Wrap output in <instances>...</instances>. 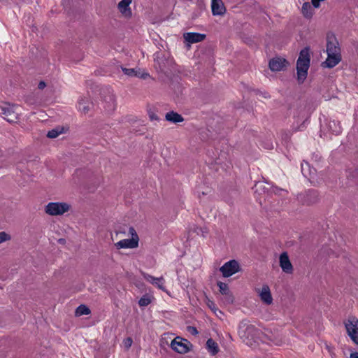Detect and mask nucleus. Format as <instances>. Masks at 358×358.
Instances as JSON below:
<instances>
[{"mask_svg": "<svg viewBox=\"0 0 358 358\" xmlns=\"http://www.w3.org/2000/svg\"><path fill=\"white\" fill-rule=\"evenodd\" d=\"M309 48H305L301 50L296 62L297 80L299 83H303L307 78L308 70L310 66Z\"/></svg>", "mask_w": 358, "mask_h": 358, "instance_id": "f257e3e1", "label": "nucleus"}, {"mask_svg": "<svg viewBox=\"0 0 358 358\" xmlns=\"http://www.w3.org/2000/svg\"><path fill=\"white\" fill-rule=\"evenodd\" d=\"M259 330L256 327L246 320H243L238 328V335L248 345H252L258 335Z\"/></svg>", "mask_w": 358, "mask_h": 358, "instance_id": "f03ea898", "label": "nucleus"}, {"mask_svg": "<svg viewBox=\"0 0 358 358\" xmlns=\"http://www.w3.org/2000/svg\"><path fill=\"white\" fill-rule=\"evenodd\" d=\"M71 205L65 202H50L45 207V212L49 215H62L71 209Z\"/></svg>", "mask_w": 358, "mask_h": 358, "instance_id": "7ed1b4c3", "label": "nucleus"}, {"mask_svg": "<svg viewBox=\"0 0 358 358\" xmlns=\"http://www.w3.org/2000/svg\"><path fill=\"white\" fill-rule=\"evenodd\" d=\"M344 325L350 339L355 344L358 345V319L355 316H349L344 321Z\"/></svg>", "mask_w": 358, "mask_h": 358, "instance_id": "20e7f679", "label": "nucleus"}, {"mask_svg": "<svg viewBox=\"0 0 358 358\" xmlns=\"http://www.w3.org/2000/svg\"><path fill=\"white\" fill-rule=\"evenodd\" d=\"M171 347L174 351L180 354H185L190 350L192 344L187 340L178 336L171 341Z\"/></svg>", "mask_w": 358, "mask_h": 358, "instance_id": "39448f33", "label": "nucleus"}, {"mask_svg": "<svg viewBox=\"0 0 358 358\" xmlns=\"http://www.w3.org/2000/svg\"><path fill=\"white\" fill-rule=\"evenodd\" d=\"M240 269L239 264L236 260H230L226 262L220 268V272L224 278H228L238 272Z\"/></svg>", "mask_w": 358, "mask_h": 358, "instance_id": "423d86ee", "label": "nucleus"}, {"mask_svg": "<svg viewBox=\"0 0 358 358\" xmlns=\"http://www.w3.org/2000/svg\"><path fill=\"white\" fill-rule=\"evenodd\" d=\"M327 53H341L337 38L334 34H328L327 37Z\"/></svg>", "mask_w": 358, "mask_h": 358, "instance_id": "0eeeda50", "label": "nucleus"}, {"mask_svg": "<svg viewBox=\"0 0 358 358\" xmlns=\"http://www.w3.org/2000/svg\"><path fill=\"white\" fill-rule=\"evenodd\" d=\"M279 264L283 272L291 274L293 273V266L286 252H282L279 257Z\"/></svg>", "mask_w": 358, "mask_h": 358, "instance_id": "6e6552de", "label": "nucleus"}, {"mask_svg": "<svg viewBox=\"0 0 358 358\" xmlns=\"http://www.w3.org/2000/svg\"><path fill=\"white\" fill-rule=\"evenodd\" d=\"M2 114L3 118L8 122H15L18 120V113L15 110L14 107L10 105H6L2 107Z\"/></svg>", "mask_w": 358, "mask_h": 358, "instance_id": "1a4fd4ad", "label": "nucleus"}, {"mask_svg": "<svg viewBox=\"0 0 358 358\" xmlns=\"http://www.w3.org/2000/svg\"><path fill=\"white\" fill-rule=\"evenodd\" d=\"M288 64V62L282 57H274L269 61V68L273 71H282Z\"/></svg>", "mask_w": 358, "mask_h": 358, "instance_id": "9d476101", "label": "nucleus"}, {"mask_svg": "<svg viewBox=\"0 0 358 358\" xmlns=\"http://www.w3.org/2000/svg\"><path fill=\"white\" fill-rule=\"evenodd\" d=\"M341 61V53L331 54L327 53V58L322 64L323 67L333 68L336 66Z\"/></svg>", "mask_w": 358, "mask_h": 358, "instance_id": "9b49d317", "label": "nucleus"}, {"mask_svg": "<svg viewBox=\"0 0 358 358\" xmlns=\"http://www.w3.org/2000/svg\"><path fill=\"white\" fill-rule=\"evenodd\" d=\"M211 9L213 15H223L226 8L222 0H211Z\"/></svg>", "mask_w": 358, "mask_h": 358, "instance_id": "f8f14e48", "label": "nucleus"}, {"mask_svg": "<svg viewBox=\"0 0 358 358\" xmlns=\"http://www.w3.org/2000/svg\"><path fill=\"white\" fill-rule=\"evenodd\" d=\"M301 198H299L304 204L311 205L315 203L318 199V194L315 190H309L304 195H301Z\"/></svg>", "mask_w": 358, "mask_h": 358, "instance_id": "ddd939ff", "label": "nucleus"}, {"mask_svg": "<svg viewBox=\"0 0 358 358\" xmlns=\"http://www.w3.org/2000/svg\"><path fill=\"white\" fill-rule=\"evenodd\" d=\"M259 296L262 302L267 305H270L273 302V298L271 294L270 288L267 285H263Z\"/></svg>", "mask_w": 358, "mask_h": 358, "instance_id": "4468645a", "label": "nucleus"}, {"mask_svg": "<svg viewBox=\"0 0 358 358\" xmlns=\"http://www.w3.org/2000/svg\"><path fill=\"white\" fill-rule=\"evenodd\" d=\"M183 38L186 41L190 43H195L203 41L206 38V35L195 32H187L183 34Z\"/></svg>", "mask_w": 358, "mask_h": 358, "instance_id": "2eb2a0df", "label": "nucleus"}, {"mask_svg": "<svg viewBox=\"0 0 358 358\" xmlns=\"http://www.w3.org/2000/svg\"><path fill=\"white\" fill-rule=\"evenodd\" d=\"M132 0H122L119 2L117 8L122 15L126 17H130L132 15L129 5Z\"/></svg>", "mask_w": 358, "mask_h": 358, "instance_id": "dca6fc26", "label": "nucleus"}, {"mask_svg": "<svg viewBox=\"0 0 358 358\" xmlns=\"http://www.w3.org/2000/svg\"><path fill=\"white\" fill-rule=\"evenodd\" d=\"M115 246L117 249L136 248L138 244L136 239H123L115 243Z\"/></svg>", "mask_w": 358, "mask_h": 358, "instance_id": "f3484780", "label": "nucleus"}, {"mask_svg": "<svg viewBox=\"0 0 358 358\" xmlns=\"http://www.w3.org/2000/svg\"><path fill=\"white\" fill-rule=\"evenodd\" d=\"M165 120L168 122L174 124H177L184 121V118L182 117V116L173 110L169 111L166 114Z\"/></svg>", "mask_w": 358, "mask_h": 358, "instance_id": "a211bd4d", "label": "nucleus"}, {"mask_svg": "<svg viewBox=\"0 0 358 358\" xmlns=\"http://www.w3.org/2000/svg\"><path fill=\"white\" fill-rule=\"evenodd\" d=\"M105 101V109L108 112H112L115 110L116 106L115 97L113 94H110L106 96L104 99Z\"/></svg>", "mask_w": 358, "mask_h": 358, "instance_id": "6ab92c4d", "label": "nucleus"}, {"mask_svg": "<svg viewBox=\"0 0 358 358\" xmlns=\"http://www.w3.org/2000/svg\"><path fill=\"white\" fill-rule=\"evenodd\" d=\"M328 128L329 131L336 135H338L342 131V127L339 122L336 120H330L328 122Z\"/></svg>", "mask_w": 358, "mask_h": 358, "instance_id": "aec40b11", "label": "nucleus"}, {"mask_svg": "<svg viewBox=\"0 0 358 358\" xmlns=\"http://www.w3.org/2000/svg\"><path fill=\"white\" fill-rule=\"evenodd\" d=\"M206 348L212 355H217L220 350L217 343L212 338L208 339Z\"/></svg>", "mask_w": 358, "mask_h": 358, "instance_id": "412c9836", "label": "nucleus"}, {"mask_svg": "<svg viewBox=\"0 0 358 358\" xmlns=\"http://www.w3.org/2000/svg\"><path fill=\"white\" fill-rule=\"evenodd\" d=\"M92 106V103L85 99H81L78 101V109L83 113H88L90 110Z\"/></svg>", "mask_w": 358, "mask_h": 358, "instance_id": "4be33fe9", "label": "nucleus"}, {"mask_svg": "<svg viewBox=\"0 0 358 358\" xmlns=\"http://www.w3.org/2000/svg\"><path fill=\"white\" fill-rule=\"evenodd\" d=\"M301 12L306 18L310 19L313 15V10L309 2H305L301 7Z\"/></svg>", "mask_w": 358, "mask_h": 358, "instance_id": "5701e85b", "label": "nucleus"}, {"mask_svg": "<svg viewBox=\"0 0 358 358\" xmlns=\"http://www.w3.org/2000/svg\"><path fill=\"white\" fill-rule=\"evenodd\" d=\"M122 71L124 73V74L128 75L129 76H137V77H141L143 78H146L148 76H149L148 73H143L141 76H139L137 73V71L135 69H127V68H122Z\"/></svg>", "mask_w": 358, "mask_h": 358, "instance_id": "b1692460", "label": "nucleus"}, {"mask_svg": "<svg viewBox=\"0 0 358 358\" xmlns=\"http://www.w3.org/2000/svg\"><path fill=\"white\" fill-rule=\"evenodd\" d=\"M90 313V310L85 305H80L76 310V315L77 316L89 315Z\"/></svg>", "mask_w": 358, "mask_h": 358, "instance_id": "393cba45", "label": "nucleus"}, {"mask_svg": "<svg viewBox=\"0 0 358 358\" xmlns=\"http://www.w3.org/2000/svg\"><path fill=\"white\" fill-rule=\"evenodd\" d=\"M63 128H55L48 132L47 136L50 138H57L59 134L63 133Z\"/></svg>", "mask_w": 358, "mask_h": 358, "instance_id": "a878e982", "label": "nucleus"}, {"mask_svg": "<svg viewBox=\"0 0 358 358\" xmlns=\"http://www.w3.org/2000/svg\"><path fill=\"white\" fill-rule=\"evenodd\" d=\"M217 286L219 287L220 292L222 295L228 294L230 293L228 285L222 282H218Z\"/></svg>", "mask_w": 358, "mask_h": 358, "instance_id": "bb28decb", "label": "nucleus"}, {"mask_svg": "<svg viewBox=\"0 0 358 358\" xmlns=\"http://www.w3.org/2000/svg\"><path fill=\"white\" fill-rule=\"evenodd\" d=\"M151 303L150 297L148 295L143 296L138 301L140 306H147Z\"/></svg>", "mask_w": 358, "mask_h": 358, "instance_id": "cd10ccee", "label": "nucleus"}, {"mask_svg": "<svg viewBox=\"0 0 358 358\" xmlns=\"http://www.w3.org/2000/svg\"><path fill=\"white\" fill-rule=\"evenodd\" d=\"M206 303L208 306V307L210 310H212L215 313H216L217 311H219L220 313V311L217 308L215 303L208 297H206Z\"/></svg>", "mask_w": 358, "mask_h": 358, "instance_id": "c85d7f7f", "label": "nucleus"}, {"mask_svg": "<svg viewBox=\"0 0 358 358\" xmlns=\"http://www.w3.org/2000/svg\"><path fill=\"white\" fill-rule=\"evenodd\" d=\"M159 281L156 280V282L153 284V285H155L157 287H158L159 289L162 291H166V288L164 287V282L165 280L163 277L158 278Z\"/></svg>", "mask_w": 358, "mask_h": 358, "instance_id": "c756f323", "label": "nucleus"}, {"mask_svg": "<svg viewBox=\"0 0 358 358\" xmlns=\"http://www.w3.org/2000/svg\"><path fill=\"white\" fill-rule=\"evenodd\" d=\"M143 278H145L148 282H149L150 283H151V284H152V285H153L154 283H155V282H156V280H157V281H159L158 278H155V277H154V276H152V275H149V274H148V273H143Z\"/></svg>", "mask_w": 358, "mask_h": 358, "instance_id": "7c9ffc66", "label": "nucleus"}, {"mask_svg": "<svg viewBox=\"0 0 358 358\" xmlns=\"http://www.w3.org/2000/svg\"><path fill=\"white\" fill-rule=\"evenodd\" d=\"M10 239V236L6 233L5 231L0 232V243L9 241Z\"/></svg>", "mask_w": 358, "mask_h": 358, "instance_id": "2f4dec72", "label": "nucleus"}, {"mask_svg": "<svg viewBox=\"0 0 358 358\" xmlns=\"http://www.w3.org/2000/svg\"><path fill=\"white\" fill-rule=\"evenodd\" d=\"M129 232L131 235V239H136V241H137V243L138 244L139 238H138V234H136V231L134 229V227H130L129 229Z\"/></svg>", "mask_w": 358, "mask_h": 358, "instance_id": "473e14b6", "label": "nucleus"}, {"mask_svg": "<svg viewBox=\"0 0 358 358\" xmlns=\"http://www.w3.org/2000/svg\"><path fill=\"white\" fill-rule=\"evenodd\" d=\"M187 329L188 332L192 335L196 336L199 334L196 328L194 327L188 326Z\"/></svg>", "mask_w": 358, "mask_h": 358, "instance_id": "72a5a7b5", "label": "nucleus"}, {"mask_svg": "<svg viewBox=\"0 0 358 358\" xmlns=\"http://www.w3.org/2000/svg\"><path fill=\"white\" fill-rule=\"evenodd\" d=\"M224 296H225V297H224L225 302H227V303H233L234 297L231 293H229L228 294H225Z\"/></svg>", "mask_w": 358, "mask_h": 358, "instance_id": "f704fd0d", "label": "nucleus"}, {"mask_svg": "<svg viewBox=\"0 0 358 358\" xmlns=\"http://www.w3.org/2000/svg\"><path fill=\"white\" fill-rule=\"evenodd\" d=\"M149 117L151 120H158V116L153 111L148 112Z\"/></svg>", "mask_w": 358, "mask_h": 358, "instance_id": "c9c22d12", "label": "nucleus"}, {"mask_svg": "<svg viewBox=\"0 0 358 358\" xmlns=\"http://www.w3.org/2000/svg\"><path fill=\"white\" fill-rule=\"evenodd\" d=\"M131 344H132V339L131 338H127V339H125L124 345L127 348H130Z\"/></svg>", "mask_w": 358, "mask_h": 358, "instance_id": "e433bc0d", "label": "nucleus"}, {"mask_svg": "<svg viewBox=\"0 0 358 358\" xmlns=\"http://www.w3.org/2000/svg\"><path fill=\"white\" fill-rule=\"evenodd\" d=\"M199 231L200 232H197L198 234H201L202 236L205 237L206 236V234H208V231L206 229H202V228H200L199 229Z\"/></svg>", "mask_w": 358, "mask_h": 358, "instance_id": "4c0bfd02", "label": "nucleus"}, {"mask_svg": "<svg viewBox=\"0 0 358 358\" xmlns=\"http://www.w3.org/2000/svg\"><path fill=\"white\" fill-rule=\"evenodd\" d=\"M308 164L307 162H305L304 164H301V171L304 176H306V174L305 173L306 167H308Z\"/></svg>", "mask_w": 358, "mask_h": 358, "instance_id": "58836bf2", "label": "nucleus"}, {"mask_svg": "<svg viewBox=\"0 0 358 358\" xmlns=\"http://www.w3.org/2000/svg\"><path fill=\"white\" fill-rule=\"evenodd\" d=\"M46 86V84L45 82L43 81H41L39 83H38V89L40 90H43V88H45Z\"/></svg>", "mask_w": 358, "mask_h": 358, "instance_id": "ea45409f", "label": "nucleus"}, {"mask_svg": "<svg viewBox=\"0 0 358 358\" xmlns=\"http://www.w3.org/2000/svg\"><path fill=\"white\" fill-rule=\"evenodd\" d=\"M350 358H358V352H352L350 355Z\"/></svg>", "mask_w": 358, "mask_h": 358, "instance_id": "a19ab883", "label": "nucleus"}, {"mask_svg": "<svg viewBox=\"0 0 358 358\" xmlns=\"http://www.w3.org/2000/svg\"><path fill=\"white\" fill-rule=\"evenodd\" d=\"M59 241V243H64L65 242V240H64V238H60V239H59V241Z\"/></svg>", "mask_w": 358, "mask_h": 358, "instance_id": "79ce46f5", "label": "nucleus"}, {"mask_svg": "<svg viewBox=\"0 0 358 358\" xmlns=\"http://www.w3.org/2000/svg\"><path fill=\"white\" fill-rule=\"evenodd\" d=\"M356 52H357V53L358 54V44H357V46H356Z\"/></svg>", "mask_w": 358, "mask_h": 358, "instance_id": "37998d69", "label": "nucleus"}]
</instances>
